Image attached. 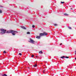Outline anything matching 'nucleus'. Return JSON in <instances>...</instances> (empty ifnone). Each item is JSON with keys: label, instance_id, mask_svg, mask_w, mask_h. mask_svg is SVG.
I'll list each match as a JSON object with an SVG mask.
<instances>
[{"label": "nucleus", "instance_id": "obj_12", "mask_svg": "<svg viewBox=\"0 0 76 76\" xmlns=\"http://www.w3.org/2000/svg\"><path fill=\"white\" fill-rule=\"evenodd\" d=\"M27 34H30V32H28L27 33Z\"/></svg>", "mask_w": 76, "mask_h": 76}, {"label": "nucleus", "instance_id": "obj_15", "mask_svg": "<svg viewBox=\"0 0 76 76\" xmlns=\"http://www.w3.org/2000/svg\"><path fill=\"white\" fill-rule=\"evenodd\" d=\"M2 76H7V75L4 74Z\"/></svg>", "mask_w": 76, "mask_h": 76}, {"label": "nucleus", "instance_id": "obj_2", "mask_svg": "<svg viewBox=\"0 0 76 76\" xmlns=\"http://www.w3.org/2000/svg\"><path fill=\"white\" fill-rule=\"evenodd\" d=\"M0 30H1V33H0H0H1V34H4L5 33H6V30L2 28Z\"/></svg>", "mask_w": 76, "mask_h": 76}, {"label": "nucleus", "instance_id": "obj_13", "mask_svg": "<svg viewBox=\"0 0 76 76\" xmlns=\"http://www.w3.org/2000/svg\"><path fill=\"white\" fill-rule=\"evenodd\" d=\"M0 13H2V10H0Z\"/></svg>", "mask_w": 76, "mask_h": 76}, {"label": "nucleus", "instance_id": "obj_23", "mask_svg": "<svg viewBox=\"0 0 76 76\" xmlns=\"http://www.w3.org/2000/svg\"><path fill=\"white\" fill-rule=\"evenodd\" d=\"M19 54L20 55V56H22V54H21V53H19Z\"/></svg>", "mask_w": 76, "mask_h": 76}, {"label": "nucleus", "instance_id": "obj_1", "mask_svg": "<svg viewBox=\"0 0 76 76\" xmlns=\"http://www.w3.org/2000/svg\"><path fill=\"white\" fill-rule=\"evenodd\" d=\"M17 33L18 32L14 30H10L7 31V33H12V35H15V33Z\"/></svg>", "mask_w": 76, "mask_h": 76}, {"label": "nucleus", "instance_id": "obj_22", "mask_svg": "<svg viewBox=\"0 0 76 76\" xmlns=\"http://www.w3.org/2000/svg\"><path fill=\"white\" fill-rule=\"evenodd\" d=\"M65 58H69V57L66 56L65 57Z\"/></svg>", "mask_w": 76, "mask_h": 76}, {"label": "nucleus", "instance_id": "obj_17", "mask_svg": "<svg viewBox=\"0 0 76 76\" xmlns=\"http://www.w3.org/2000/svg\"><path fill=\"white\" fill-rule=\"evenodd\" d=\"M68 28H69V29H72V28H71V27H68Z\"/></svg>", "mask_w": 76, "mask_h": 76}, {"label": "nucleus", "instance_id": "obj_28", "mask_svg": "<svg viewBox=\"0 0 76 76\" xmlns=\"http://www.w3.org/2000/svg\"><path fill=\"white\" fill-rule=\"evenodd\" d=\"M75 53H76V51H75Z\"/></svg>", "mask_w": 76, "mask_h": 76}, {"label": "nucleus", "instance_id": "obj_8", "mask_svg": "<svg viewBox=\"0 0 76 76\" xmlns=\"http://www.w3.org/2000/svg\"><path fill=\"white\" fill-rule=\"evenodd\" d=\"M64 15L65 16H68V15H69L68 14H66V13H65L64 14Z\"/></svg>", "mask_w": 76, "mask_h": 76}, {"label": "nucleus", "instance_id": "obj_20", "mask_svg": "<svg viewBox=\"0 0 76 76\" xmlns=\"http://www.w3.org/2000/svg\"><path fill=\"white\" fill-rule=\"evenodd\" d=\"M32 27L33 28H35V25H33L32 26Z\"/></svg>", "mask_w": 76, "mask_h": 76}, {"label": "nucleus", "instance_id": "obj_5", "mask_svg": "<svg viewBox=\"0 0 76 76\" xmlns=\"http://www.w3.org/2000/svg\"><path fill=\"white\" fill-rule=\"evenodd\" d=\"M43 34V36H44V35H48V34L46 32H44Z\"/></svg>", "mask_w": 76, "mask_h": 76}, {"label": "nucleus", "instance_id": "obj_31", "mask_svg": "<svg viewBox=\"0 0 76 76\" xmlns=\"http://www.w3.org/2000/svg\"><path fill=\"white\" fill-rule=\"evenodd\" d=\"M75 54H76V53H75Z\"/></svg>", "mask_w": 76, "mask_h": 76}, {"label": "nucleus", "instance_id": "obj_16", "mask_svg": "<svg viewBox=\"0 0 76 76\" xmlns=\"http://www.w3.org/2000/svg\"><path fill=\"white\" fill-rule=\"evenodd\" d=\"M61 3H62V4H64V2L61 1Z\"/></svg>", "mask_w": 76, "mask_h": 76}, {"label": "nucleus", "instance_id": "obj_29", "mask_svg": "<svg viewBox=\"0 0 76 76\" xmlns=\"http://www.w3.org/2000/svg\"><path fill=\"white\" fill-rule=\"evenodd\" d=\"M71 9H72V8H71Z\"/></svg>", "mask_w": 76, "mask_h": 76}, {"label": "nucleus", "instance_id": "obj_21", "mask_svg": "<svg viewBox=\"0 0 76 76\" xmlns=\"http://www.w3.org/2000/svg\"><path fill=\"white\" fill-rule=\"evenodd\" d=\"M34 57V55L31 56V57Z\"/></svg>", "mask_w": 76, "mask_h": 76}, {"label": "nucleus", "instance_id": "obj_27", "mask_svg": "<svg viewBox=\"0 0 76 76\" xmlns=\"http://www.w3.org/2000/svg\"><path fill=\"white\" fill-rule=\"evenodd\" d=\"M75 60H76V58H75Z\"/></svg>", "mask_w": 76, "mask_h": 76}, {"label": "nucleus", "instance_id": "obj_30", "mask_svg": "<svg viewBox=\"0 0 76 76\" xmlns=\"http://www.w3.org/2000/svg\"><path fill=\"white\" fill-rule=\"evenodd\" d=\"M29 42H30V41H29Z\"/></svg>", "mask_w": 76, "mask_h": 76}, {"label": "nucleus", "instance_id": "obj_26", "mask_svg": "<svg viewBox=\"0 0 76 76\" xmlns=\"http://www.w3.org/2000/svg\"><path fill=\"white\" fill-rule=\"evenodd\" d=\"M36 57L37 58V57H38V56H36Z\"/></svg>", "mask_w": 76, "mask_h": 76}, {"label": "nucleus", "instance_id": "obj_14", "mask_svg": "<svg viewBox=\"0 0 76 76\" xmlns=\"http://www.w3.org/2000/svg\"><path fill=\"white\" fill-rule=\"evenodd\" d=\"M54 26H57V24H54Z\"/></svg>", "mask_w": 76, "mask_h": 76}, {"label": "nucleus", "instance_id": "obj_9", "mask_svg": "<svg viewBox=\"0 0 76 76\" xmlns=\"http://www.w3.org/2000/svg\"><path fill=\"white\" fill-rule=\"evenodd\" d=\"M39 53L40 54H41H41H42V53H42V51H40L39 52Z\"/></svg>", "mask_w": 76, "mask_h": 76}, {"label": "nucleus", "instance_id": "obj_4", "mask_svg": "<svg viewBox=\"0 0 76 76\" xmlns=\"http://www.w3.org/2000/svg\"><path fill=\"white\" fill-rule=\"evenodd\" d=\"M30 39V40L31 41V42H32V43H34V42H35V41L32 40V39Z\"/></svg>", "mask_w": 76, "mask_h": 76}, {"label": "nucleus", "instance_id": "obj_11", "mask_svg": "<svg viewBox=\"0 0 76 76\" xmlns=\"http://www.w3.org/2000/svg\"><path fill=\"white\" fill-rule=\"evenodd\" d=\"M34 67H37V65L36 64H35V65H34L33 66Z\"/></svg>", "mask_w": 76, "mask_h": 76}, {"label": "nucleus", "instance_id": "obj_18", "mask_svg": "<svg viewBox=\"0 0 76 76\" xmlns=\"http://www.w3.org/2000/svg\"><path fill=\"white\" fill-rule=\"evenodd\" d=\"M43 73H45V71L44 70H43Z\"/></svg>", "mask_w": 76, "mask_h": 76}, {"label": "nucleus", "instance_id": "obj_24", "mask_svg": "<svg viewBox=\"0 0 76 76\" xmlns=\"http://www.w3.org/2000/svg\"><path fill=\"white\" fill-rule=\"evenodd\" d=\"M62 44H63L62 43H61V44H60V45H62Z\"/></svg>", "mask_w": 76, "mask_h": 76}, {"label": "nucleus", "instance_id": "obj_10", "mask_svg": "<svg viewBox=\"0 0 76 76\" xmlns=\"http://www.w3.org/2000/svg\"><path fill=\"white\" fill-rule=\"evenodd\" d=\"M64 57H65V56H63L62 57H61V58H64Z\"/></svg>", "mask_w": 76, "mask_h": 76}, {"label": "nucleus", "instance_id": "obj_19", "mask_svg": "<svg viewBox=\"0 0 76 76\" xmlns=\"http://www.w3.org/2000/svg\"><path fill=\"white\" fill-rule=\"evenodd\" d=\"M4 53V54H5L6 53V52L5 51V50H4V52H3Z\"/></svg>", "mask_w": 76, "mask_h": 76}, {"label": "nucleus", "instance_id": "obj_3", "mask_svg": "<svg viewBox=\"0 0 76 76\" xmlns=\"http://www.w3.org/2000/svg\"><path fill=\"white\" fill-rule=\"evenodd\" d=\"M39 36L41 37H43L44 36V34L43 33H40L39 34Z\"/></svg>", "mask_w": 76, "mask_h": 76}, {"label": "nucleus", "instance_id": "obj_25", "mask_svg": "<svg viewBox=\"0 0 76 76\" xmlns=\"http://www.w3.org/2000/svg\"><path fill=\"white\" fill-rule=\"evenodd\" d=\"M28 69H30V68H29V67H28Z\"/></svg>", "mask_w": 76, "mask_h": 76}, {"label": "nucleus", "instance_id": "obj_7", "mask_svg": "<svg viewBox=\"0 0 76 76\" xmlns=\"http://www.w3.org/2000/svg\"><path fill=\"white\" fill-rule=\"evenodd\" d=\"M21 28H23V29H26V28L24 26H22L21 27Z\"/></svg>", "mask_w": 76, "mask_h": 76}, {"label": "nucleus", "instance_id": "obj_6", "mask_svg": "<svg viewBox=\"0 0 76 76\" xmlns=\"http://www.w3.org/2000/svg\"><path fill=\"white\" fill-rule=\"evenodd\" d=\"M36 38L37 39H40V38H41V37H40L39 36H36Z\"/></svg>", "mask_w": 76, "mask_h": 76}]
</instances>
